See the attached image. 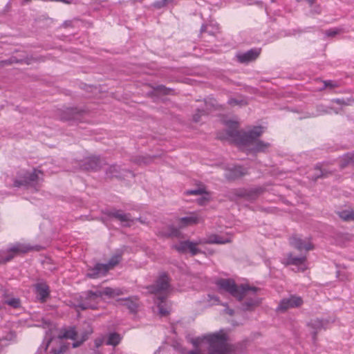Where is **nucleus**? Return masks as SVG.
Returning <instances> with one entry per match:
<instances>
[{"label":"nucleus","instance_id":"58836bf2","mask_svg":"<svg viewBox=\"0 0 354 354\" xmlns=\"http://www.w3.org/2000/svg\"><path fill=\"white\" fill-rule=\"evenodd\" d=\"M229 103L231 105L239 104V102H238L237 100L234 99L230 100Z\"/></svg>","mask_w":354,"mask_h":354},{"label":"nucleus","instance_id":"f704fd0d","mask_svg":"<svg viewBox=\"0 0 354 354\" xmlns=\"http://www.w3.org/2000/svg\"><path fill=\"white\" fill-rule=\"evenodd\" d=\"M167 234L168 236H177L178 234V230L177 229L172 228Z\"/></svg>","mask_w":354,"mask_h":354},{"label":"nucleus","instance_id":"2f4dec72","mask_svg":"<svg viewBox=\"0 0 354 354\" xmlns=\"http://www.w3.org/2000/svg\"><path fill=\"white\" fill-rule=\"evenodd\" d=\"M323 83H324V88H334V87L337 86V84H335L334 82H333L331 80L324 81Z\"/></svg>","mask_w":354,"mask_h":354},{"label":"nucleus","instance_id":"4468645a","mask_svg":"<svg viewBox=\"0 0 354 354\" xmlns=\"http://www.w3.org/2000/svg\"><path fill=\"white\" fill-rule=\"evenodd\" d=\"M286 263L288 265H294L298 268V270L304 271L306 267V257L300 255L299 257H294L291 253L288 254L286 259Z\"/></svg>","mask_w":354,"mask_h":354},{"label":"nucleus","instance_id":"dca6fc26","mask_svg":"<svg viewBox=\"0 0 354 354\" xmlns=\"http://www.w3.org/2000/svg\"><path fill=\"white\" fill-rule=\"evenodd\" d=\"M108 271L104 263H96L93 268L88 270L86 276L89 278L97 279L104 276Z\"/></svg>","mask_w":354,"mask_h":354},{"label":"nucleus","instance_id":"cd10ccee","mask_svg":"<svg viewBox=\"0 0 354 354\" xmlns=\"http://www.w3.org/2000/svg\"><path fill=\"white\" fill-rule=\"evenodd\" d=\"M121 301L124 302V305L127 306L131 312L136 311L137 308V305L136 302H134L132 299L129 298H126L124 299H121Z\"/></svg>","mask_w":354,"mask_h":354},{"label":"nucleus","instance_id":"9d476101","mask_svg":"<svg viewBox=\"0 0 354 354\" xmlns=\"http://www.w3.org/2000/svg\"><path fill=\"white\" fill-rule=\"evenodd\" d=\"M290 244L299 251L305 250L306 252L313 249L314 246L311 243L310 239L306 237L302 239L299 235H293L289 239Z\"/></svg>","mask_w":354,"mask_h":354},{"label":"nucleus","instance_id":"2eb2a0df","mask_svg":"<svg viewBox=\"0 0 354 354\" xmlns=\"http://www.w3.org/2000/svg\"><path fill=\"white\" fill-rule=\"evenodd\" d=\"M37 299L41 302L46 301L50 295L49 286L44 281H40L35 285Z\"/></svg>","mask_w":354,"mask_h":354},{"label":"nucleus","instance_id":"c9c22d12","mask_svg":"<svg viewBox=\"0 0 354 354\" xmlns=\"http://www.w3.org/2000/svg\"><path fill=\"white\" fill-rule=\"evenodd\" d=\"M166 4H163L162 0L161 1H156L153 3V6L157 8H160L165 6Z\"/></svg>","mask_w":354,"mask_h":354},{"label":"nucleus","instance_id":"a19ab883","mask_svg":"<svg viewBox=\"0 0 354 354\" xmlns=\"http://www.w3.org/2000/svg\"><path fill=\"white\" fill-rule=\"evenodd\" d=\"M163 4H167L168 3L172 1V0H162Z\"/></svg>","mask_w":354,"mask_h":354},{"label":"nucleus","instance_id":"f8f14e48","mask_svg":"<svg viewBox=\"0 0 354 354\" xmlns=\"http://www.w3.org/2000/svg\"><path fill=\"white\" fill-rule=\"evenodd\" d=\"M203 221V217L198 212H194L188 214L187 216L180 218L178 220V224L180 227H185L189 225H196Z\"/></svg>","mask_w":354,"mask_h":354},{"label":"nucleus","instance_id":"bb28decb","mask_svg":"<svg viewBox=\"0 0 354 354\" xmlns=\"http://www.w3.org/2000/svg\"><path fill=\"white\" fill-rule=\"evenodd\" d=\"M66 115H63L62 117V120H69L77 119V117L76 115V114H77L76 109H73V108L67 109L66 110Z\"/></svg>","mask_w":354,"mask_h":354},{"label":"nucleus","instance_id":"7ed1b4c3","mask_svg":"<svg viewBox=\"0 0 354 354\" xmlns=\"http://www.w3.org/2000/svg\"><path fill=\"white\" fill-rule=\"evenodd\" d=\"M227 333L225 329L207 333L191 340L194 349L187 354H225L227 352Z\"/></svg>","mask_w":354,"mask_h":354},{"label":"nucleus","instance_id":"f257e3e1","mask_svg":"<svg viewBox=\"0 0 354 354\" xmlns=\"http://www.w3.org/2000/svg\"><path fill=\"white\" fill-rule=\"evenodd\" d=\"M225 124L227 133L225 136H220L221 139L229 140L240 147L255 144L257 152H268L270 144L257 140L263 132V127H254L251 130L244 131L239 130V124L236 121L228 120Z\"/></svg>","mask_w":354,"mask_h":354},{"label":"nucleus","instance_id":"7c9ffc66","mask_svg":"<svg viewBox=\"0 0 354 354\" xmlns=\"http://www.w3.org/2000/svg\"><path fill=\"white\" fill-rule=\"evenodd\" d=\"M202 193H203L202 189H190V190H187L185 192V194L187 195H199V194H201Z\"/></svg>","mask_w":354,"mask_h":354},{"label":"nucleus","instance_id":"f3484780","mask_svg":"<svg viewBox=\"0 0 354 354\" xmlns=\"http://www.w3.org/2000/svg\"><path fill=\"white\" fill-rule=\"evenodd\" d=\"M246 174L247 171L244 167L241 166L235 165L232 167H229L226 170L225 173V176L228 180H235Z\"/></svg>","mask_w":354,"mask_h":354},{"label":"nucleus","instance_id":"aec40b11","mask_svg":"<svg viewBox=\"0 0 354 354\" xmlns=\"http://www.w3.org/2000/svg\"><path fill=\"white\" fill-rule=\"evenodd\" d=\"M259 54V50L251 49L245 53L238 55L237 57L240 62L245 63L256 59Z\"/></svg>","mask_w":354,"mask_h":354},{"label":"nucleus","instance_id":"72a5a7b5","mask_svg":"<svg viewBox=\"0 0 354 354\" xmlns=\"http://www.w3.org/2000/svg\"><path fill=\"white\" fill-rule=\"evenodd\" d=\"M96 348H99L103 344V339L97 338L94 342Z\"/></svg>","mask_w":354,"mask_h":354},{"label":"nucleus","instance_id":"a211bd4d","mask_svg":"<svg viewBox=\"0 0 354 354\" xmlns=\"http://www.w3.org/2000/svg\"><path fill=\"white\" fill-rule=\"evenodd\" d=\"M231 241L230 236H223L219 234L209 235L204 241H200V243L225 244Z\"/></svg>","mask_w":354,"mask_h":354},{"label":"nucleus","instance_id":"412c9836","mask_svg":"<svg viewBox=\"0 0 354 354\" xmlns=\"http://www.w3.org/2000/svg\"><path fill=\"white\" fill-rule=\"evenodd\" d=\"M100 156H87L85 159L86 165L85 169H92V170H97L100 166L98 164V162L100 161Z\"/></svg>","mask_w":354,"mask_h":354},{"label":"nucleus","instance_id":"b1692460","mask_svg":"<svg viewBox=\"0 0 354 354\" xmlns=\"http://www.w3.org/2000/svg\"><path fill=\"white\" fill-rule=\"evenodd\" d=\"M122 259V254L117 253L113 255L111 259L109 260L107 263H104L106 266L108 270L113 269L115 266H117Z\"/></svg>","mask_w":354,"mask_h":354},{"label":"nucleus","instance_id":"39448f33","mask_svg":"<svg viewBox=\"0 0 354 354\" xmlns=\"http://www.w3.org/2000/svg\"><path fill=\"white\" fill-rule=\"evenodd\" d=\"M124 290L119 288H110L106 287L101 290H96L95 292H88L84 299H82L77 305V308L81 310H86L88 308L95 309L97 308L98 300L103 295H106L109 298H114L116 296L123 295Z\"/></svg>","mask_w":354,"mask_h":354},{"label":"nucleus","instance_id":"4c0bfd02","mask_svg":"<svg viewBox=\"0 0 354 354\" xmlns=\"http://www.w3.org/2000/svg\"><path fill=\"white\" fill-rule=\"evenodd\" d=\"M158 91H160V92H163L165 93H168L167 92H166V88L163 86H160L158 87Z\"/></svg>","mask_w":354,"mask_h":354},{"label":"nucleus","instance_id":"5701e85b","mask_svg":"<svg viewBox=\"0 0 354 354\" xmlns=\"http://www.w3.org/2000/svg\"><path fill=\"white\" fill-rule=\"evenodd\" d=\"M111 215L121 221L124 225H128L131 221V216L129 214L124 213L121 210H117L111 213Z\"/></svg>","mask_w":354,"mask_h":354},{"label":"nucleus","instance_id":"423d86ee","mask_svg":"<svg viewBox=\"0 0 354 354\" xmlns=\"http://www.w3.org/2000/svg\"><path fill=\"white\" fill-rule=\"evenodd\" d=\"M42 180L43 173L40 170L33 169L31 171H21L15 180L14 185L38 191Z\"/></svg>","mask_w":354,"mask_h":354},{"label":"nucleus","instance_id":"473e14b6","mask_svg":"<svg viewBox=\"0 0 354 354\" xmlns=\"http://www.w3.org/2000/svg\"><path fill=\"white\" fill-rule=\"evenodd\" d=\"M338 33L337 30H329L326 31V35L328 37H333Z\"/></svg>","mask_w":354,"mask_h":354},{"label":"nucleus","instance_id":"ddd939ff","mask_svg":"<svg viewBox=\"0 0 354 354\" xmlns=\"http://www.w3.org/2000/svg\"><path fill=\"white\" fill-rule=\"evenodd\" d=\"M303 303L300 297L290 296L288 298L282 299L277 308V310L284 311L290 308L300 306Z\"/></svg>","mask_w":354,"mask_h":354},{"label":"nucleus","instance_id":"1a4fd4ad","mask_svg":"<svg viewBox=\"0 0 354 354\" xmlns=\"http://www.w3.org/2000/svg\"><path fill=\"white\" fill-rule=\"evenodd\" d=\"M262 189L260 188H254V189H244L239 188L235 189L232 191L234 194L233 199L237 200L239 198H243L247 201H254L258 198L259 194H261Z\"/></svg>","mask_w":354,"mask_h":354},{"label":"nucleus","instance_id":"393cba45","mask_svg":"<svg viewBox=\"0 0 354 354\" xmlns=\"http://www.w3.org/2000/svg\"><path fill=\"white\" fill-rule=\"evenodd\" d=\"M121 339L122 337L118 333H111L108 335L106 344L107 345L115 346L120 342Z\"/></svg>","mask_w":354,"mask_h":354},{"label":"nucleus","instance_id":"20e7f679","mask_svg":"<svg viewBox=\"0 0 354 354\" xmlns=\"http://www.w3.org/2000/svg\"><path fill=\"white\" fill-rule=\"evenodd\" d=\"M149 292L155 295L154 302L157 304L159 314L166 316L170 309L166 301L167 294L170 289V279L165 272L158 276L154 284L149 286Z\"/></svg>","mask_w":354,"mask_h":354},{"label":"nucleus","instance_id":"9b49d317","mask_svg":"<svg viewBox=\"0 0 354 354\" xmlns=\"http://www.w3.org/2000/svg\"><path fill=\"white\" fill-rule=\"evenodd\" d=\"M199 243H194L190 241H180L173 245V248L180 253H186L189 252L192 256L200 252L197 248Z\"/></svg>","mask_w":354,"mask_h":354},{"label":"nucleus","instance_id":"6ab92c4d","mask_svg":"<svg viewBox=\"0 0 354 354\" xmlns=\"http://www.w3.org/2000/svg\"><path fill=\"white\" fill-rule=\"evenodd\" d=\"M308 326L312 329L313 338L315 339V335L318 331L322 328H326L328 322L318 318L311 319Z\"/></svg>","mask_w":354,"mask_h":354},{"label":"nucleus","instance_id":"f03ea898","mask_svg":"<svg viewBox=\"0 0 354 354\" xmlns=\"http://www.w3.org/2000/svg\"><path fill=\"white\" fill-rule=\"evenodd\" d=\"M216 285L220 291L228 292L239 301H243L241 304L243 310H252L261 302L257 296L258 288L256 287L248 284L239 286L231 279H219L216 281Z\"/></svg>","mask_w":354,"mask_h":354},{"label":"nucleus","instance_id":"ea45409f","mask_svg":"<svg viewBox=\"0 0 354 354\" xmlns=\"http://www.w3.org/2000/svg\"><path fill=\"white\" fill-rule=\"evenodd\" d=\"M209 297H210V299H211V300H213V299H214L215 301H217L218 300V298H217L216 297H214V296H210V295H209Z\"/></svg>","mask_w":354,"mask_h":354},{"label":"nucleus","instance_id":"c756f323","mask_svg":"<svg viewBox=\"0 0 354 354\" xmlns=\"http://www.w3.org/2000/svg\"><path fill=\"white\" fill-rule=\"evenodd\" d=\"M50 343V340H47L46 343H45L44 346H41V347L39 348L37 354H44L47 353Z\"/></svg>","mask_w":354,"mask_h":354},{"label":"nucleus","instance_id":"a878e982","mask_svg":"<svg viewBox=\"0 0 354 354\" xmlns=\"http://www.w3.org/2000/svg\"><path fill=\"white\" fill-rule=\"evenodd\" d=\"M338 214L344 221L354 220V210H343L339 212Z\"/></svg>","mask_w":354,"mask_h":354},{"label":"nucleus","instance_id":"6e6552de","mask_svg":"<svg viewBox=\"0 0 354 354\" xmlns=\"http://www.w3.org/2000/svg\"><path fill=\"white\" fill-rule=\"evenodd\" d=\"M92 333L93 329L89 325H87L86 329L81 333H78L75 327H70L64 330L62 336L64 338L73 340V347L77 348L85 342Z\"/></svg>","mask_w":354,"mask_h":354},{"label":"nucleus","instance_id":"4be33fe9","mask_svg":"<svg viewBox=\"0 0 354 354\" xmlns=\"http://www.w3.org/2000/svg\"><path fill=\"white\" fill-rule=\"evenodd\" d=\"M3 303L13 308H17L21 306V301L17 297H10L8 295L4 293L3 295Z\"/></svg>","mask_w":354,"mask_h":354},{"label":"nucleus","instance_id":"e433bc0d","mask_svg":"<svg viewBox=\"0 0 354 354\" xmlns=\"http://www.w3.org/2000/svg\"><path fill=\"white\" fill-rule=\"evenodd\" d=\"M225 312L230 315H232L234 314V310L228 307L225 309Z\"/></svg>","mask_w":354,"mask_h":354},{"label":"nucleus","instance_id":"0eeeda50","mask_svg":"<svg viewBox=\"0 0 354 354\" xmlns=\"http://www.w3.org/2000/svg\"><path fill=\"white\" fill-rule=\"evenodd\" d=\"M30 249L28 245L23 243L12 244L6 250L0 251V263L8 262L14 257L27 252Z\"/></svg>","mask_w":354,"mask_h":354},{"label":"nucleus","instance_id":"c85d7f7f","mask_svg":"<svg viewBox=\"0 0 354 354\" xmlns=\"http://www.w3.org/2000/svg\"><path fill=\"white\" fill-rule=\"evenodd\" d=\"M66 347L64 346H59V348H51L49 353H47L46 354H61L64 353L66 351Z\"/></svg>","mask_w":354,"mask_h":354}]
</instances>
